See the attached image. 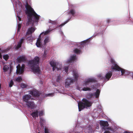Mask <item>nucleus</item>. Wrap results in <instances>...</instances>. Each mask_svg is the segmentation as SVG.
<instances>
[{
	"label": "nucleus",
	"mask_w": 133,
	"mask_h": 133,
	"mask_svg": "<svg viewBox=\"0 0 133 133\" xmlns=\"http://www.w3.org/2000/svg\"><path fill=\"white\" fill-rule=\"evenodd\" d=\"M68 21V20L66 21L65 22H64V23L62 24H61L60 26H63L65 24H66L67 23Z\"/></svg>",
	"instance_id": "35"
},
{
	"label": "nucleus",
	"mask_w": 133,
	"mask_h": 133,
	"mask_svg": "<svg viewBox=\"0 0 133 133\" xmlns=\"http://www.w3.org/2000/svg\"><path fill=\"white\" fill-rule=\"evenodd\" d=\"M104 133H110L109 131L108 130V131H105Z\"/></svg>",
	"instance_id": "39"
},
{
	"label": "nucleus",
	"mask_w": 133,
	"mask_h": 133,
	"mask_svg": "<svg viewBox=\"0 0 133 133\" xmlns=\"http://www.w3.org/2000/svg\"><path fill=\"white\" fill-rule=\"evenodd\" d=\"M50 41V38L49 37L46 36L45 37L44 41V44L45 45Z\"/></svg>",
	"instance_id": "21"
},
{
	"label": "nucleus",
	"mask_w": 133,
	"mask_h": 133,
	"mask_svg": "<svg viewBox=\"0 0 133 133\" xmlns=\"http://www.w3.org/2000/svg\"><path fill=\"white\" fill-rule=\"evenodd\" d=\"M44 114V111L43 110H41L39 112V115L40 117L43 116Z\"/></svg>",
	"instance_id": "24"
},
{
	"label": "nucleus",
	"mask_w": 133,
	"mask_h": 133,
	"mask_svg": "<svg viewBox=\"0 0 133 133\" xmlns=\"http://www.w3.org/2000/svg\"><path fill=\"white\" fill-rule=\"evenodd\" d=\"M83 102H80L78 103L79 111H81L85 108H87L91 106L92 103L86 99L83 98L82 99Z\"/></svg>",
	"instance_id": "8"
},
{
	"label": "nucleus",
	"mask_w": 133,
	"mask_h": 133,
	"mask_svg": "<svg viewBox=\"0 0 133 133\" xmlns=\"http://www.w3.org/2000/svg\"><path fill=\"white\" fill-rule=\"evenodd\" d=\"M100 92L99 90L97 89L96 92L94 94H87V97L88 98H92L93 96H94L96 98L99 97Z\"/></svg>",
	"instance_id": "10"
},
{
	"label": "nucleus",
	"mask_w": 133,
	"mask_h": 133,
	"mask_svg": "<svg viewBox=\"0 0 133 133\" xmlns=\"http://www.w3.org/2000/svg\"><path fill=\"white\" fill-rule=\"evenodd\" d=\"M40 119L41 120V122L42 121V122H44V119H42V118H40Z\"/></svg>",
	"instance_id": "37"
},
{
	"label": "nucleus",
	"mask_w": 133,
	"mask_h": 133,
	"mask_svg": "<svg viewBox=\"0 0 133 133\" xmlns=\"http://www.w3.org/2000/svg\"><path fill=\"white\" fill-rule=\"evenodd\" d=\"M59 32H60V33H61V34H62V33H63L62 32V31H59Z\"/></svg>",
	"instance_id": "41"
},
{
	"label": "nucleus",
	"mask_w": 133,
	"mask_h": 133,
	"mask_svg": "<svg viewBox=\"0 0 133 133\" xmlns=\"http://www.w3.org/2000/svg\"><path fill=\"white\" fill-rule=\"evenodd\" d=\"M52 30V29L51 30H50L49 29L46 31L43 32H42L39 35L38 38L41 39V38L43 37L45 35L47 34Z\"/></svg>",
	"instance_id": "13"
},
{
	"label": "nucleus",
	"mask_w": 133,
	"mask_h": 133,
	"mask_svg": "<svg viewBox=\"0 0 133 133\" xmlns=\"http://www.w3.org/2000/svg\"><path fill=\"white\" fill-rule=\"evenodd\" d=\"M21 87L22 88H26L27 85H26L23 83H22L21 84Z\"/></svg>",
	"instance_id": "30"
},
{
	"label": "nucleus",
	"mask_w": 133,
	"mask_h": 133,
	"mask_svg": "<svg viewBox=\"0 0 133 133\" xmlns=\"http://www.w3.org/2000/svg\"><path fill=\"white\" fill-rule=\"evenodd\" d=\"M49 23L52 25V26L54 27V25H56L57 24V22L55 21L50 20Z\"/></svg>",
	"instance_id": "26"
},
{
	"label": "nucleus",
	"mask_w": 133,
	"mask_h": 133,
	"mask_svg": "<svg viewBox=\"0 0 133 133\" xmlns=\"http://www.w3.org/2000/svg\"><path fill=\"white\" fill-rule=\"evenodd\" d=\"M34 39V38L31 36H30V37H28L27 38L28 41L29 43L32 42V41Z\"/></svg>",
	"instance_id": "23"
},
{
	"label": "nucleus",
	"mask_w": 133,
	"mask_h": 133,
	"mask_svg": "<svg viewBox=\"0 0 133 133\" xmlns=\"http://www.w3.org/2000/svg\"><path fill=\"white\" fill-rule=\"evenodd\" d=\"M17 17L18 18V20L19 21H21V18H20V17L18 15H17Z\"/></svg>",
	"instance_id": "36"
},
{
	"label": "nucleus",
	"mask_w": 133,
	"mask_h": 133,
	"mask_svg": "<svg viewBox=\"0 0 133 133\" xmlns=\"http://www.w3.org/2000/svg\"><path fill=\"white\" fill-rule=\"evenodd\" d=\"M16 12L17 13H18V11H17V10H16Z\"/></svg>",
	"instance_id": "42"
},
{
	"label": "nucleus",
	"mask_w": 133,
	"mask_h": 133,
	"mask_svg": "<svg viewBox=\"0 0 133 133\" xmlns=\"http://www.w3.org/2000/svg\"><path fill=\"white\" fill-rule=\"evenodd\" d=\"M13 84L14 83L13 81H12V80H11L9 83V87H12Z\"/></svg>",
	"instance_id": "32"
},
{
	"label": "nucleus",
	"mask_w": 133,
	"mask_h": 133,
	"mask_svg": "<svg viewBox=\"0 0 133 133\" xmlns=\"http://www.w3.org/2000/svg\"><path fill=\"white\" fill-rule=\"evenodd\" d=\"M132 78H133V73H132Z\"/></svg>",
	"instance_id": "45"
},
{
	"label": "nucleus",
	"mask_w": 133,
	"mask_h": 133,
	"mask_svg": "<svg viewBox=\"0 0 133 133\" xmlns=\"http://www.w3.org/2000/svg\"><path fill=\"white\" fill-rule=\"evenodd\" d=\"M21 25L20 24H18V29H17V32H18L20 30L21 28Z\"/></svg>",
	"instance_id": "31"
},
{
	"label": "nucleus",
	"mask_w": 133,
	"mask_h": 133,
	"mask_svg": "<svg viewBox=\"0 0 133 133\" xmlns=\"http://www.w3.org/2000/svg\"><path fill=\"white\" fill-rule=\"evenodd\" d=\"M41 38H38L37 39L36 43V45L37 47H41L42 46L41 42Z\"/></svg>",
	"instance_id": "17"
},
{
	"label": "nucleus",
	"mask_w": 133,
	"mask_h": 133,
	"mask_svg": "<svg viewBox=\"0 0 133 133\" xmlns=\"http://www.w3.org/2000/svg\"><path fill=\"white\" fill-rule=\"evenodd\" d=\"M25 65L22 64L21 66L19 64L17 66L16 73L17 75H21L22 74L24 71Z\"/></svg>",
	"instance_id": "9"
},
{
	"label": "nucleus",
	"mask_w": 133,
	"mask_h": 133,
	"mask_svg": "<svg viewBox=\"0 0 133 133\" xmlns=\"http://www.w3.org/2000/svg\"><path fill=\"white\" fill-rule=\"evenodd\" d=\"M75 14V10L73 9H71L70 10V11L68 13V14L69 16H74Z\"/></svg>",
	"instance_id": "20"
},
{
	"label": "nucleus",
	"mask_w": 133,
	"mask_h": 133,
	"mask_svg": "<svg viewBox=\"0 0 133 133\" xmlns=\"http://www.w3.org/2000/svg\"><path fill=\"white\" fill-rule=\"evenodd\" d=\"M111 62L112 63V65L111 66V69L112 70L111 71H110L107 73L105 76H103L102 74H99L98 75V77L99 78L102 80H105V79H107V80H108L111 77L112 75V70H117L118 71H121V75H126L127 74L126 71L124 69H122L120 68L117 64L116 62H115L114 59H111Z\"/></svg>",
	"instance_id": "2"
},
{
	"label": "nucleus",
	"mask_w": 133,
	"mask_h": 133,
	"mask_svg": "<svg viewBox=\"0 0 133 133\" xmlns=\"http://www.w3.org/2000/svg\"><path fill=\"white\" fill-rule=\"evenodd\" d=\"M22 80L21 77V76H19L18 77L16 78L15 81L17 82H20L22 81Z\"/></svg>",
	"instance_id": "25"
},
{
	"label": "nucleus",
	"mask_w": 133,
	"mask_h": 133,
	"mask_svg": "<svg viewBox=\"0 0 133 133\" xmlns=\"http://www.w3.org/2000/svg\"><path fill=\"white\" fill-rule=\"evenodd\" d=\"M85 41H83L81 43V45H82V44H83V43H85Z\"/></svg>",
	"instance_id": "40"
},
{
	"label": "nucleus",
	"mask_w": 133,
	"mask_h": 133,
	"mask_svg": "<svg viewBox=\"0 0 133 133\" xmlns=\"http://www.w3.org/2000/svg\"><path fill=\"white\" fill-rule=\"evenodd\" d=\"M73 72V75L74 79H72L71 78H67L65 80V87L66 88L69 87L71 83H73V81H76L77 80L79 77L78 72L76 70H74Z\"/></svg>",
	"instance_id": "7"
},
{
	"label": "nucleus",
	"mask_w": 133,
	"mask_h": 133,
	"mask_svg": "<svg viewBox=\"0 0 133 133\" xmlns=\"http://www.w3.org/2000/svg\"><path fill=\"white\" fill-rule=\"evenodd\" d=\"M9 69V67L6 65H5L3 68V70L4 72H6Z\"/></svg>",
	"instance_id": "28"
},
{
	"label": "nucleus",
	"mask_w": 133,
	"mask_h": 133,
	"mask_svg": "<svg viewBox=\"0 0 133 133\" xmlns=\"http://www.w3.org/2000/svg\"><path fill=\"white\" fill-rule=\"evenodd\" d=\"M100 124L101 126L103 127H108V124L107 122L101 121L100 122Z\"/></svg>",
	"instance_id": "19"
},
{
	"label": "nucleus",
	"mask_w": 133,
	"mask_h": 133,
	"mask_svg": "<svg viewBox=\"0 0 133 133\" xmlns=\"http://www.w3.org/2000/svg\"><path fill=\"white\" fill-rule=\"evenodd\" d=\"M18 61L19 62L24 61L26 60V58L24 56H22L18 57L17 58Z\"/></svg>",
	"instance_id": "16"
},
{
	"label": "nucleus",
	"mask_w": 133,
	"mask_h": 133,
	"mask_svg": "<svg viewBox=\"0 0 133 133\" xmlns=\"http://www.w3.org/2000/svg\"><path fill=\"white\" fill-rule=\"evenodd\" d=\"M61 79V77L60 76L58 77L57 79H56V81L57 82H59L60 80Z\"/></svg>",
	"instance_id": "33"
},
{
	"label": "nucleus",
	"mask_w": 133,
	"mask_h": 133,
	"mask_svg": "<svg viewBox=\"0 0 133 133\" xmlns=\"http://www.w3.org/2000/svg\"><path fill=\"white\" fill-rule=\"evenodd\" d=\"M96 81V80L94 78H89L85 79V81L83 83L82 85L83 87H81L80 86H78L77 87V89L80 91H90L91 89L89 87H85V86L89 85V84L92 82H94Z\"/></svg>",
	"instance_id": "5"
},
{
	"label": "nucleus",
	"mask_w": 133,
	"mask_h": 133,
	"mask_svg": "<svg viewBox=\"0 0 133 133\" xmlns=\"http://www.w3.org/2000/svg\"><path fill=\"white\" fill-rule=\"evenodd\" d=\"M33 118H36L38 116V110H36L33 112L31 114Z\"/></svg>",
	"instance_id": "15"
},
{
	"label": "nucleus",
	"mask_w": 133,
	"mask_h": 133,
	"mask_svg": "<svg viewBox=\"0 0 133 133\" xmlns=\"http://www.w3.org/2000/svg\"><path fill=\"white\" fill-rule=\"evenodd\" d=\"M25 6L26 10L25 12L26 14L28 17L29 21H30L32 20L31 18L33 16L34 18L33 21L35 22H38L39 19V16L34 11V9L28 4H26Z\"/></svg>",
	"instance_id": "3"
},
{
	"label": "nucleus",
	"mask_w": 133,
	"mask_h": 133,
	"mask_svg": "<svg viewBox=\"0 0 133 133\" xmlns=\"http://www.w3.org/2000/svg\"><path fill=\"white\" fill-rule=\"evenodd\" d=\"M12 3L14 6H16L17 8L18 7V6H19L21 5L19 2L18 0L14 1L12 2Z\"/></svg>",
	"instance_id": "18"
},
{
	"label": "nucleus",
	"mask_w": 133,
	"mask_h": 133,
	"mask_svg": "<svg viewBox=\"0 0 133 133\" xmlns=\"http://www.w3.org/2000/svg\"><path fill=\"white\" fill-rule=\"evenodd\" d=\"M53 94H54L51 93V94H47L46 95V96H53L54 95Z\"/></svg>",
	"instance_id": "34"
},
{
	"label": "nucleus",
	"mask_w": 133,
	"mask_h": 133,
	"mask_svg": "<svg viewBox=\"0 0 133 133\" xmlns=\"http://www.w3.org/2000/svg\"><path fill=\"white\" fill-rule=\"evenodd\" d=\"M39 60V57L36 56L33 59L29 61L28 62L29 66L34 73L40 74L41 71L38 66Z\"/></svg>",
	"instance_id": "4"
},
{
	"label": "nucleus",
	"mask_w": 133,
	"mask_h": 133,
	"mask_svg": "<svg viewBox=\"0 0 133 133\" xmlns=\"http://www.w3.org/2000/svg\"><path fill=\"white\" fill-rule=\"evenodd\" d=\"M91 87L93 89H94V87H92V86Z\"/></svg>",
	"instance_id": "44"
},
{
	"label": "nucleus",
	"mask_w": 133,
	"mask_h": 133,
	"mask_svg": "<svg viewBox=\"0 0 133 133\" xmlns=\"http://www.w3.org/2000/svg\"><path fill=\"white\" fill-rule=\"evenodd\" d=\"M25 39L24 37H23L21 39L19 42H18L17 45L15 46V48L16 49H17L21 47L22 43Z\"/></svg>",
	"instance_id": "12"
},
{
	"label": "nucleus",
	"mask_w": 133,
	"mask_h": 133,
	"mask_svg": "<svg viewBox=\"0 0 133 133\" xmlns=\"http://www.w3.org/2000/svg\"><path fill=\"white\" fill-rule=\"evenodd\" d=\"M48 53V51L47 50H45L44 51V54L43 55V58H45L46 56V55Z\"/></svg>",
	"instance_id": "27"
},
{
	"label": "nucleus",
	"mask_w": 133,
	"mask_h": 133,
	"mask_svg": "<svg viewBox=\"0 0 133 133\" xmlns=\"http://www.w3.org/2000/svg\"><path fill=\"white\" fill-rule=\"evenodd\" d=\"M74 51L75 53L77 54H79L81 53V51L80 50L76 48L75 49Z\"/></svg>",
	"instance_id": "22"
},
{
	"label": "nucleus",
	"mask_w": 133,
	"mask_h": 133,
	"mask_svg": "<svg viewBox=\"0 0 133 133\" xmlns=\"http://www.w3.org/2000/svg\"><path fill=\"white\" fill-rule=\"evenodd\" d=\"M76 59V55H74L71 56L69 59L64 62V67L63 68H62V65L61 63L55 61L53 60L51 61L50 64L51 66L52 67L53 71H54L56 69L57 70H62L63 71H64L65 73H67L68 69V64H72Z\"/></svg>",
	"instance_id": "1"
},
{
	"label": "nucleus",
	"mask_w": 133,
	"mask_h": 133,
	"mask_svg": "<svg viewBox=\"0 0 133 133\" xmlns=\"http://www.w3.org/2000/svg\"><path fill=\"white\" fill-rule=\"evenodd\" d=\"M35 30V29L34 27H31L29 28L26 32V35H31L33 32H34Z\"/></svg>",
	"instance_id": "14"
},
{
	"label": "nucleus",
	"mask_w": 133,
	"mask_h": 133,
	"mask_svg": "<svg viewBox=\"0 0 133 133\" xmlns=\"http://www.w3.org/2000/svg\"><path fill=\"white\" fill-rule=\"evenodd\" d=\"M29 93L33 96H39L38 91L35 90L29 91Z\"/></svg>",
	"instance_id": "11"
},
{
	"label": "nucleus",
	"mask_w": 133,
	"mask_h": 133,
	"mask_svg": "<svg viewBox=\"0 0 133 133\" xmlns=\"http://www.w3.org/2000/svg\"><path fill=\"white\" fill-rule=\"evenodd\" d=\"M3 58L6 61H7L9 58V56L8 55H5L3 56Z\"/></svg>",
	"instance_id": "29"
},
{
	"label": "nucleus",
	"mask_w": 133,
	"mask_h": 133,
	"mask_svg": "<svg viewBox=\"0 0 133 133\" xmlns=\"http://www.w3.org/2000/svg\"><path fill=\"white\" fill-rule=\"evenodd\" d=\"M23 99L24 101L26 103V105L27 107L34 109L36 107L33 102L32 101V98L29 95H26L23 97Z\"/></svg>",
	"instance_id": "6"
},
{
	"label": "nucleus",
	"mask_w": 133,
	"mask_h": 133,
	"mask_svg": "<svg viewBox=\"0 0 133 133\" xmlns=\"http://www.w3.org/2000/svg\"><path fill=\"white\" fill-rule=\"evenodd\" d=\"M124 133H133V132H130L128 131H125Z\"/></svg>",
	"instance_id": "38"
},
{
	"label": "nucleus",
	"mask_w": 133,
	"mask_h": 133,
	"mask_svg": "<svg viewBox=\"0 0 133 133\" xmlns=\"http://www.w3.org/2000/svg\"><path fill=\"white\" fill-rule=\"evenodd\" d=\"M40 82H41V84H42L43 83L42 82V81H40Z\"/></svg>",
	"instance_id": "43"
}]
</instances>
